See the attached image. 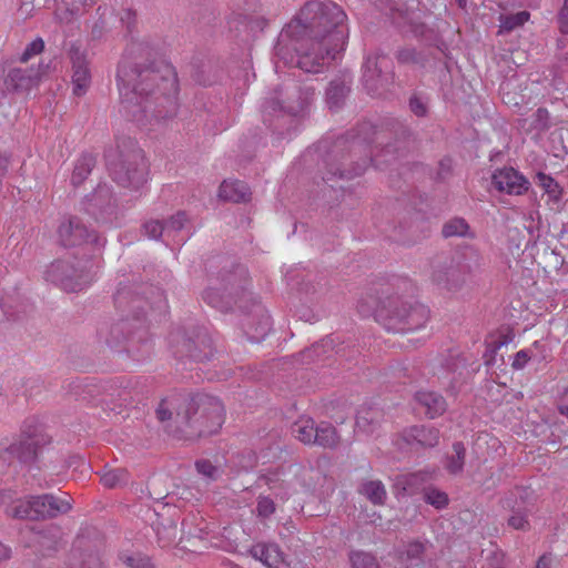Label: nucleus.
<instances>
[{"mask_svg": "<svg viewBox=\"0 0 568 568\" xmlns=\"http://www.w3.org/2000/svg\"><path fill=\"white\" fill-rule=\"evenodd\" d=\"M68 568H103V565L97 555H89L85 559L71 564Z\"/></svg>", "mask_w": 568, "mask_h": 568, "instance_id": "nucleus-53", "label": "nucleus"}, {"mask_svg": "<svg viewBox=\"0 0 568 568\" xmlns=\"http://www.w3.org/2000/svg\"><path fill=\"white\" fill-rule=\"evenodd\" d=\"M358 493L374 505H384L387 493L381 480H366L361 484Z\"/></svg>", "mask_w": 568, "mask_h": 568, "instance_id": "nucleus-33", "label": "nucleus"}, {"mask_svg": "<svg viewBox=\"0 0 568 568\" xmlns=\"http://www.w3.org/2000/svg\"><path fill=\"white\" fill-rule=\"evenodd\" d=\"M352 90V79L345 74L337 75L328 82L325 90V103L327 108L336 112L341 110Z\"/></svg>", "mask_w": 568, "mask_h": 568, "instance_id": "nucleus-19", "label": "nucleus"}, {"mask_svg": "<svg viewBox=\"0 0 568 568\" xmlns=\"http://www.w3.org/2000/svg\"><path fill=\"white\" fill-rule=\"evenodd\" d=\"M417 403L425 408V414L429 418L443 415L447 409L446 399L438 393L422 390L415 395Z\"/></svg>", "mask_w": 568, "mask_h": 568, "instance_id": "nucleus-23", "label": "nucleus"}, {"mask_svg": "<svg viewBox=\"0 0 568 568\" xmlns=\"http://www.w3.org/2000/svg\"><path fill=\"white\" fill-rule=\"evenodd\" d=\"M557 22L559 27V31L562 34L568 33V0H564V4L560 8L558 16H557Z\"/></svg>", "mask_w": 568, "mask_h": 568, "instance_id": "nucleus-54", "label": "nucleus"}, {"mask_svg": "<svg viewBox=\"0 0 568 568\" xmlns=\"http://www.w3.org/2000/svg\"><path fill=\"white\" fill-rule=\"evenodd\" d=\"M530 356L528 354V351L521 349L516 353L514 362L511 364L513 368L515 369H521L525 367L527 362L529 361Z\"/></svg>", "mask_w": 568, "mask_h": 568, "instance_id": "nucleus-57", "label": "nucleus"}, {"mask_svg": "<svg viewBox=\"0 0 568 568\" xmlns=\"http://www.w3.org/2000/svg\"><path fill=\"white\" fill-rule=\"evenodd\" d=\"M409 31L416 37H424L426 32V26L423 22L412 21L409 23Z\"/></svg>", "mask_w": 568, "mask_h": 568, "instance_id": "nucleus-59", "label": "nucleus"}, {"mask_svg": "<svg viewBox=\"0 0 568 568\" xmlns=\"http://www.w3.org/2000/svg\"><path fill=\"white\" fill-rule=\"evenodd\" d=\"M143 231L150 239L158 240L165 233V226L159 220H150L143 224Z\"/></svg>", "mask_w": 568, "mask_h": 568, "instance_id": "nucleus-47", "label": "nucleus"}, {"mask_svg": "<svg viewBox=\"0 0 568 568\" xmlns=\"http://www.w3.org/2000/svg\"><path fill=\"white\" fill-rule=\"evenodd\" d=\"M11 557V549L0 542V565Z\"/></svg>", "mask_w": 568, "mask_h": 568, "instance_id": "nucleus-62", "label": "nucleus"}, {"mask_svg": "<svg viewBox=\"0 0 568 568\" xmlns=\"http://www.w3.org/2000/svg\"><path fill=\"white\" fill-rule=\"evenodd\" d=\"M382 414L378 409L362 408L356 416V427L366 434H373L379 425Z\"/></svg>", "mask_w": 568, "mask_h": 568, "instance_id": "nucleus-32", "label": "nucleus"}, {"mask_svg": "<svg viewBox=\"0 0 568 568\" xmlns=\"http://www.w3.org/2000/svg\"><path fill=\"white\" fill-rule=\"evenodd\" d=\"M51 443V437L40 432L33 420L27 419L18 439L10 444L0 443V460L11 466L14 462L21 465H32L42 455L44 447Z\"/></svg>", "mask_w": 568, "mask_h": 568, "instance_id": "nucleus-9", "label": "nucleus"}, {"mask_svg": "<svg viewBox=\"0 0 568 568\" xmlns=\"http://www.w3.org/2000/svg\"><path fill=\"white\" fill-rule=\"evenodd\" d=\"M83 209L97 222L109 221L116 210L112 187L105 183L99 184L92 193L85 196Z\"/></svg>", "mask_w": 568, "mask_h": 568, "instance_id": "nucleus-16", "label": "nucleus"}, {"mask_svg": "<svg viewBox=\"0 0 568 568\" xmlns=\"http://www.w3.org/2000/svg\"><path fill=\"white\" fill-rule=\"evenodd\" d=\"M189 221L187 214L184 211H179L168 220L163 222L165 226V234L170 235L173 232L181 231L185 223Z\"/></svg>", "mask_w": 568, "mask_h": 568, "instance_id": "nucleus-45", "label": "nucleus"}, {"mask_svg": "<svg viewBox=\"0 0 568 568\" xmlns=\"http://www.w3.org/2000/svg\"><path fill=\"white\" fill-rule=\"evenodd\" d=\"M67 55L71 63L72 92L77 97H83L89 91L92 83V73L90 62L85 51L78 42H72L68 49Z\"/></svg>", "mask_w": 568, "mask_h": 568, "instance_id": "nucleus-15", "label": "nucleus"}, {"mask_svg": "<svg viewBox=\"0 0 568 568\" xmlns=\"http://www.w3.org/2000/svg\"><path fill=\"white\" fill-rule=\"evenodd\" d=\"M104 158L112 180L141 196L149 180V163L143 150L136 144H109Z\"/></svg>", "mask_w": 568, "mask_h": 568, "instance_id": "nucleus-7", "label": "nucleus"}, {"mask_svg": "<svg viewBox=\"0 0 568 568\" xmlns=\"http://www.w3.org/2000/svg\"><path fill=\"white\" fill-rule=\"evenodd\" d=\"M8 165H9V158L6 154L0 153V178L7 173Z\"/></svg>", "mask_w": 568, "mask_h": 568, "instance_id": "nucleus-64", "label": "nucleus"}, {"mask_svg": "<svg viewBox=\"0 0 568 568\" xmlns=\"http://www.w3.org/2000/svg\"><path fill=\"white\" fill-rule=\"evenodd\" d=\"M549 112L545 108H539L530 119L519 120V129L527 133H531L530 139L536 140L539 133L549 126Z\"/></svg>", "mask_w": 568, "mask_h": 568, "instance_id": "nucleus-28", "label": "nucleus"}, {"mask_svg": "<svg viewBox=\"0 0 568 568\" xmlns=\"http://www.w3.org/2000/svg\"><path fill=\"white\" fill-rule=\"evenodd\" d=\"M313 439V445L327 449H335L339 445L341 436L331 423L321 422L320 424H316Z\"/></svg>", "mask_w": 568, "mask_h": 568, "instance_id": "nucleus-29", "label": "nucleus"}, {"mask_svg": "<svg viewBox=\"0 0 568 568\" xmlns=\"http://www.w3.org/2000/svg\"><path fill=\"white\" fill-rule=\"evenodd\" d=\"M395 58L399 64L405 65H415V67H425L428 59L427 55L422 52L417 51L413 47H404L396 51Z\"/></svg>", "mask_w": 568, "mask_h": 568, "instance_id": "nucleus-36", "label": "nucleus"}, {"mask_svg": "<svg viewBox=\"0 0 568 568\" xmlns=\"http://www.w3.org/2000/svg\"><path fill=\"white\" fill-rule=\"evenodd\" d=\"M58 241L64 247L91 244L95 247L104 245L105 240L95 231H90L78 216H69L61 221L57 230Z\"/></svg>", "mask_w": 568, "mask_h": 568, "instance_id": "nucleus-14", "label": "nucleus"}, {"mask_svg": "<svg viewBox=\"0 0 568 568\" xmlns=\"http://www.w3.org/2000/svg\"><path fill=\"white\" fill-rule=\"evenodd\" d=\"M552 557L551 555H542L536 562L535 568H551Z\"/></svg>", "mask_w": 568, "mask_h": 568, "instance_id": "nucleus-61", "label": "nucleus"}, {"mask_svg": "<svg viewBox=\"0 0 568 568\" xmlns=\"http://www.w3.org/2000/svg\"><path fill=\"white\" fill-rule=\"evenodd\" d=\"M506 342L505 341H498V342H493L490 344L487 345V348H486V352L484 354V357H485V364L487 366H490L493 365V362L495 359V355H496V352L497 349L504 345Z\"/></svg>", "mask_w": 568, "mask_h": 568, "instance_id": "nucleus-56", "label": "nucleus"}, {"mask_svg": "<svg viewBox=\"0 0 568 568\" xmlns=\"http://www.w3.org/2000/svg\"><path fill=\"white\" fill-rule=\"evenodd\" d=\"M120 20L130 30L136 21V13L132 9H124L120 16Z\"/></svg>", "mask_w": 568, "mask_h": 568, "instance_id": "nucleus-58", "label": "nucleus"}, {"mask_svg": "<svg viewBox=\"0 0 568 568\" xmlns=\"http://www.w3.org/2000/svg\"><path fill=\"white\" fill-rule=\"evenodd\" d=\"M219 196L224 201L242 203L250 201L251 192L247 184L243 181L224 180L219 187Z\"/></svg>", "mask_w": 568, "mask_h": 568, "instance_id": "nucleus-24", "label": "nucleus"}, {"mask_svg": "<svg viewBox=\"0 0 568 568\" xmlns=\"http://www.w3.org/2000/svg\"><path fill=\"white\" fill-rule=\"evenodd\" d=\"M531 509L527 506L521 507H513V515L508 518V525L513 527L514 529L519 530H527L529 529V521L527 519L528 513H530Z\"/></svg>", "mask_w": 568, "mask_h": 568, "instance_id": "nucleus-42", "label": "nucleus"}, {"mask_svg": "<svg viewBox=\"0 0 568 568\" xmlns=\"http://www.w3.org/2000/svg\"><path fill=\"white\" fill-rule=\"evenodd\" d=\"M195 467L200 474L211 480H215L219 475V469L207 459H201L195 463Z\"/></svg>", "mask_w": 568, "mask_h": 568, "instance_id": "nucleus-48", "label": "nucleus"}, {"mask_svg": "<svg viewBox=\"0 0 568 568\" xmlns=\"http://www.w3.org/2000/svg\"><path fill=\"white\" fill-rule=\"evenodd\" d=\"M409 109L417 116H425L428 111L427 102L417 94L410 97Z\"/></svg>", "mask_w": 568, "mask_h": 568, "instance_id": "nucleus-50", "label": "nucleus"}, {"mask_svg": "<svg viewBox=\"0 0 568 568\" xmlns=\"http://www.w3.org/2000/svg\"><path fill=\"white\" fill-rule=\"evenodd\" d=\"M352 568H378L377 559L369 552L353 550L349 552Z\"/></svg>", "mask_w": 568, "mask_h": 568, "instance_id": "nucleus-41", "label": "nucleus"}, {"mask_svg": "<svg viewBox=\"0 0 568 568\" xmlns=\"http://www.w3.org/2000/svg\"><path fill=\"white\" fill-rule=\"evenodd\" d=\"M455 261L465 275L479 271L484 264V258L479 250L471 245L463 246L457 253Z\"/></svg>", "mask_w": 568, "mask_h": 568, "instance_id": "nucleus-26", "label": "nucleus"}, {"mask_svg": "<svg viewBox=\"0 0 568 568\" xmlns=\"http://www.w3.org/2000/svg\"><path fill=\"white\" fill-rule=\"evenodd\" d=\"M44 49V41L41 38L34 39L29 43L20 57L21 62H27L31 57L39 54Z\"/></svg>", "mask_w": 568, "mask_h": 568, "instance_id": "nucleus-49", "label": "nucleus"}, {"mask_svg": "<svg viewBox=\"0 0 568 568\" xmlns=\"http://www.w3.org/2000/svg\"><path fill=\"white\" fill-rule=\"evenodd\" d=\"M293 436L305 445H313V437L316 429V423L311 417H301L293 423L292 427Z\"/></svg>", "mask_w": 568, "mask_h": 568, "instance_id": "nucleus-30", "label": "nucleus"}, {"mask_svg": "<svg viewBox=\"0 0 568 568\" xmlns=\"http://www.w3.org/2000/svg\"><path fill=\"white\" fill-rule=\"evenodd\" d=\"M357 310L362 316L374 315L386 331L400 334L417 331L429 320L427 306L393 292L389 286L359 300Z\"/></svg>", "mask_w": 568, "mask_h": 568, "instance_id": "nucleus-6", "label": "nucleus"}, {"mask_svg": "<svg viewBox=\"0 0 568 568\" xmlns=\"http://www.w3.org/2000/svg\"><path fill=\"white\" fill-rule=\"evenodd\" d=\"M70 393L75 400L88 404H111L115 400L128 402L125 388L113 381H98L95 378L78 379L70 384Z\"/></svg>", "mask_w": 568, "mask_h": 568, "instance_id": "nucleus-12", "label": "nucleus"}, {"mask_svg": "<svg viewBox=\"0 0 568 568\" xmlns=\"http://www.w3.org/2000/svg\"><path fill=\"white\" fill-rule=\"evenodd\" d=\"M346 20L344 10L331 0L307 1L280 33L276 54L286 60L292 49L295 57L288 63L318 73L344 50L348 37Z\"/></svg>", "mask_w": 568, "mask_h": 568, "instance_id": "nucleus-1", "label": "nucleus"}, {"mask_svg": "<svg viewBox=\"0 0 568 568\" xmlns=\"http://www.w3.org/2000/svg\"><path fill=\"white\" fill-rule=\"evenodd\" d=\"M176 537V525L173 524L170 526L169 530H168V536L165 537V541L163 544V546H168L171 544V541H173Z\"/></svg>", "mask_w": 568, "mask_h": 568, "instance_id": "nucleus-63", "label": "nucleus"}, {"mask_svg": "<svg viewBox=\"0 0 568 568\" xmlns=\"http://www.w3.org/2000/svg\"><path fill=\"white\" fill-rule=\"evenodd\" d=\"M250 552L268 568H277L283 561L282 551L275 544H256Z\"/></svg>", "mask_w": 568, "mask_h": 568, "instance_id": "nucleus-27", "label": "nucleus"}, {"mask_svg": "<svg viewBox=\"0 0 568 568\" xmlns=\"http://www.w3.org/2000/svg\"><path fill=\"white\" fill-rule=\"evenodd\" d=\"M530 19V12L524 10L517 13L500 14L499 21V34L510 33L514 30L521 28Z\"/></svg>", "mask_w": 568, "mask_h": 568, "instance_id": "nucleus-35", "label": "nucleus"}, {"mask_svg": "<svg viewBox=\"0 0 568 568\" xmlns=\"http://www.w3.org/2000/svg\"><path fill=\"white\" fill-rule=\"evenodd\" d=\"M439 429L428 425H415L403 432V439L412 447L433 448L439 443Z\"/></svg>", "mask_w": 568, "mask_h": 568, "instance_id": "nucleus-20", "label": "nucleus"}, {"mask_svg": "<svg viewBox=\"0 0 568 568\" xmlns=\"http://www.w3.org/2000/svg\"><path fill=\"white\" fill-rule=\"evenodd\" d=\"M334 341L332 337L327 336L323 338L321 342L315 343L310 349L305 352V356L307 358H318L325 355L328 349H333Z\"/></svg>", "mask_w": 568, "mask_h": 568, "instance_id": "nucleus-46", "label": "nucleus"}, {"mask_svg": "<svg viewBox=\"0 0 568 568\" xmlns=\"http://www.w3.org/2000/svg\"><path fill=\"white\" fill-rule=\"evenodd\" d=\"M442 235L445 239L453 236H474L470 233L469 224L463 217H454L444 223L442 227Z\"/></svg>", "mask_w": 568, "mask_h": 568, "instance_id": "nucleus-37", "label": "nucleus"}, {"mask_svg": "<svg viewBox=\"0 0 568 568\" xmlns=\"http://www.w3.org/2000/svg\"><path fill=\"white\" fill-rule=\"evenodd\" d=\"M466 448L462 442L453 444V454L447 457L446 469L453 474H459L465 464Z\"/></svg>", "mask_w": 568, "mask_h": 568, "instance_id": "nucleus-38", "label": "nucleus"}, {"mask_svg": "<svg viewBox=\"0 0 568 568\" xmlns=\"http://www.w3.org/2000/svg\"><path fill=\"white\" fill-rule=\"evenodd\" d=\"M89 264L75 256L58 258L47 267L44 278L65 292H79L93 280Z\"/></svg>", "mask_w": 568, "mask_h": 568, "instance_id": "nucleus-11", "label": "nucleus"}, {"mask_svg": "<svg viewBox=\"0 0 568 568\" xmlns=\"http://www.w3.org/2000/svg\"><path fill=\"white\" fill-rule=\"evenodd\" d=\"M128 473L125 469L116 468L104 473L101 476V483L106 488H115L126 483Z\"/></svg>", "mask_w": 568, "mask_h": 568, "instance_id": "nucleus-44", "label": "nucleus"}, {"mask_svg": "<svg viewBox=\"0 0 568 568\" xmlns=\"http://www.w3.org/2000/svg\"><path fill=\"white\" fill-rule=\"evenodd\" d=\"M465 273L455 258L438 262L433 270L432 281L446 291H458L465 284Z\"/></svg>", "mask_w": 568, "mask_h": 568, "instance_id": "nucleus-17", "label": "nucleus"}, {"mask_svg": "<svg viewBox=\"0 0 568 568\" xmlns=\"http://www.w3.org/2000/svg\"><path fill=\"white\" fill-rule=\"evenodd\" d=\"M407 11L425 10L429 11L433 7L432 0H402Z\"/></svg>", "mask_w": 568, "mask_h": 568, "instance_id": "nucleus-55", "label": "nucleus"}, {"mask_svg": "<svg viewBox=\"0 0 568 568\" xmlns=\"http://www.w3.org/2000/svg\"><path fill=\"white\" fill-rule=\"evenodd\" d=\"M95 156L90 153H83L77 161L71 182L74 186L82 184L93 168L95 166Z\"/></svg>", "mask_w": 568, "mask_h": 568, "instance_id": "nucleus-34", "label": "nucleus"}, {"mask_svg": "<svg viewBox=\"0 0 568 568\" xmlns=\"http://www.w3.org/2000/svg\"><path fill=\"white\" fill-rule=\"evenodd\" d=\"M491 184L498 192L509 195H521L529 189V181L514 168L496 170L491 175Z\"/></svg>", "mask_w": 568, "mask_h": 568, "instance_id": "nucleus-18", "label": "nucleus"}, {"mask_svg": "<svg viewBox=\"0 0 568 568\" xmlns=\"http://www.w3.org/2000/svg\"><path fill=\"white\" fill-rule=\"evenodd\" d=\"M425 503L434 506L437 509H443L448 505V495L434 487H428L424 490Z\"/></svg>", "mask_w": 568, "mask_h": 568, "instance_id": "nucleus-43", "label": "nucleus"}, {"mask_svg": "<svg viewBox=\"0 0 568 568\" xmlns=\"http://www.w3.org/2000/svg\"><path fill=\"white\" fill-rule=\"evenodd\" d=\"M387 126L371 121H359L346 132L345 142H372L375 139L386 138L383 133Z\"/></svg>", "mask_w": 568, "mask_h": 568, "instance_id": "nucleus-21", "label": "nucleus"}, {"mask_svg": "<svg viewBox=\"0 0 568 568\" xmlns=\"http://www.w3.org/2000/svg\"><path fill=\"white\" fill-rule=\"evenodd\" d=\"M156 417L168 422L166 430L173 437L194 440L216 434L224 423L225 409L217 397L209 394H173L161 400Z\"/></svg>", "mask_w": 568, "mask_h": 568, "instance_id": "nucleus-5", "label": "nucleus"}, {"mask_svg": "<svg viewBox=\"0 0 568 568\" xmlns=\"http://www.w3.org/2000/svg\"><path fill=\"white\" fill-rule=\"evenodd\" d=\"M210 286L202 300L222 313L239 310L244 317L241 326L251 342L258 343L271 331V317L257 297L248 290L247 268L229 255L217 254L205 261Z\"/></svg>", "mask_w": 568, "mask_h": 568, "instance_id": "nucleus-3", "label": "nucleus"}, {"mask_svg": "<svg viewBox=\"0 0 568 568\" xmlns=\"http://www.w3.org/2000/svg\"><path fill=\"white\" fill-rule=\"evenodd\" d=\"M120 111L141 126L172 119L179 109V79L175 68L163 60L118 65Z\"/></svg>", "mask_w": 568, "mask_h": 568, "instance_id": "nucleus-2", "label": "nucleus"}, {"mask_svg": "<svg viewBox=\"0 0 568 568\" xmlns=\"http://www.w3.org/2000/svg\"><path fill=\"white\" fill-rule=\"evenodd\" d=\"M256 510L260 516L268 517L275 511V504L270 497L260 496Z\"/></svg>", "mask_w": 568, "mask_h": 568, "instance_id": "nucleus-51", "label": "nucleus"}, {"mask_svg": "<svg viewBox=\"0 0 568 568\" xmlns=\"http://www.w3.org/2000/svg\"><path fill=\"white\" fill-rule=\"evenodd\" d=\"M148 294L158 302L162 301L158 287L130 281L120 282L114 294V305L123 314L116 321L103 322L97 331L99 342L113 351L126 353L138 362L148 358L152 349L145 321V307L150 304Z\"/></svg>", "mask_w": 568, "mask_h": 568, "instance_id": "nucleus-4", "label": "nucleus"}, {"mask_svg": "<svg viewBox=\"0 0 568 568\" xmlns=\"http://www.w3.org/2000/svg\"><path fill=\"white\" fill-rule=\"evenodd\" d=\"M379 55H369L364 63L363 81L369 93H377L383 87L382 67L379 65Z\"/></svg>", "mask_w": 568, "mask_h": 568, "instance_id": "nucleus-25", "label": "nucleus"}, {"mask_svg": "<svg viewBox=\"0 0 568 568\" xmlns=\"http://www.w3.org/2000/svg\"><path fill=\"white\" fill-rule=\"evenodd\" d=\"M61 540V531L58 527H48L47 529L38 532L37 544L43 552V556H49L58 549Z\"/></svg>", "mask_w": 568, "mask_h": 568, "instance_id": "nucleus-31", "label": "nucleus"}, {"mask_svg": "<svg viewBox=\"0 0 568 568\" xmlns=\"http://www.w3.org/2000/svg\"><path fill=\"white\" fill-rule=\"evenodd\" d=\"M171 344L178 358L205 362L213 356L212 339L204 329H178L171 334Z\"/></svg>", "mask_w": 568, "mask_h": 568, "instance_id": "nucleus-13", "label": "nucleus"}, {"mask_svg": "<svg viewBox=\"0 0 568 568\" xmlns=\"http://www.w3.org/2000/svg\"><path fill=\"white\" fill-rule=\"evenodd\" d=\"M427 542L419 540L410 541L405 551V560L407 565L413 567H420L424 562V556L426 552Z\"/></svg>", "mask_w": 568, "mask_h": 568, "instance_id": "nucleus-39", "label": "nucleus"}, {"mask_svg": "<svg viewBox=\"0 0 568 568\" xmlns=\"http://www.w3.org/2000/svg\"><path fill=\"white\" fill-rule=\"evenodd\" d=\"M95 3L97 0H59L54 12L55 19L61 24H69Z\"/></svg>", "mask_w": 568, "mask_h": 568, "instance_id": "nucleus-22", "label": "nucleus"}, {"mask_svg": "<svg viewBox=\"0 0 568 568\" xmlns=\"http://www.w3.org/2000/svg\"><path fill=\"white\" fill-rule=\"evenodd\" d=\"M72 508L71 498L52 494L31 496L18 499L6 509V514L14 519L40 520L67 514Z\"/></svg>", "mask_w": 568, "mask_h": 568, "instance_id": "nucleus-10", "label": "nucleus"}, {"mask_svg": "<svg viewBox=\"0 0 568 568\" xmlns=\"http://www.w3.org/2000/svg\"><path fill=\"white\" fill-rule=\"evenodd\" d=\"M535 183L539 185L552 200L559 201L561 199L562 190L551 176L539 172L536 174Z\"/></svg>", "mask_w": 568, "mask_h": 568, "instance_id": "nucleus-40", "label": "nucleus"}, {"mask_svg": "<svg viewBox=\"0 0 568 568\" xmlns=\"http://www.w3.org/2000/svg\"><path fill=\"white\" fill-rule=\"evenodd\" d=\"M313 88H298L296 84H282L272 90L262 104V114L265 123L272 125L273 118L277 124L275 130L282 129L290 120V128L294 123L296 129L300 119L304 118L314 97Z\"/></svg>", "mask_w": 568, "mask_h": 568, "instance_id": "nucleus-8", "label": "nucleus"}, {"mask_svg": "<svg viewBox=\"0 0 568 568\" xmlns=\"http://www.w3.org/2000/svg\"><path fill=\"white\" fill-rule=\"evenodd\" d=\"M123 562L131 568H153L150 558L145 556H126Z\"/></svg>", "mask_w": 568, "mask_h": 568, "instance_id": "nucleus-52", "label": "nucleus"}, {"mask_svg": "<svg viewBox=\"0 0 568 568\" xmlns=\"http://www.w3.org/2000/svg\"><path fill=\"white\" fill-rule=\"evenodd\" d=\"M566 139L568 140V129L567 128L561 126L551 133V142H556L557 140L559 142H564Z\"/></svg>", "mask_w": 568, "mask_h": 568, "instance_id": "nucleus-60", "label": "nucleus"}]
</instances>
